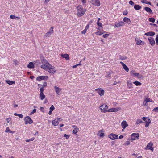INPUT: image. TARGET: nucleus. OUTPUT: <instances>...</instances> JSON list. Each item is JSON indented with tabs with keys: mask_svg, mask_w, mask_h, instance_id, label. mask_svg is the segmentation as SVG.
I'll list each match as a JSON object with an SVG mask.
<instances>
[{
	"mask_svg": "<svg viewBox=\"0 0 158 158\" xmlns=\"http://www.w3.org/2000/svg\"><path fill=\"white\" fill-rule=\"evenodd\" d=\"M77 15L79 17L82 16L85 13L86 10L81 5H79L76 7Z\"/></svg>",
	"mask_w": 158,
	"mask_h": 158,
	"instance_id": "nucleus-1",
	"label": "nucleus"
},
{
	"mask_svg": "<svg viewBox=\"0 0 158 158\" xmlns=\"http://www.w3.org/2000/svg\"><path fill=\"white\" fill-rule=\"evenodd\" d=\"M109 106L106 103L102 104L99 107L101 111L103 113L107 112Z\"/></svg>",
	"mask_w": 158,
	"mask_h": 158,
	"instance_id": "nucleus-2",
	"label": "nucleus"
},
{
	"mask_svg": "<svg viewBox=\"0 0 158 158\" xmlns=\"http://www.w3.org/2000/svg\"><path fill=\"white\" fill-rule=\"evenodd\" d=\"M47 67L46 71L50 73L54 74L56 72V70L55 69L54 67L51 64H49Z\"/></svg>",
	"mask_w": 158,
	"mask_h": 158,
	"instance_id": "nucleus-3",
	"label": "nucleus"
},
{
	"mask_svg": "<svg viewBox=\"0 0 158 158\" xmlns=\"http://www.w3.org/2000/svg\"><path fill=\"white\" fill-rule=\"evenodd\" d=\"M134 72V71H132L130 72V74L131 75L133 76H135L137 77L138 79H142L143 78V76L142 75L140 74L139 73H133Z\"/></svg>",
	"mask_w": 158,
	"mask_h": 158,
	"instance_id": "nucleus-4",
	"label": "nucleus"
},
{
	"mask_svg": "<svg viewBox=\"0 0 158 158\" xmlns=\"http://www.w3.org/2000/svg\"><path fill=\"white\" fill-rule=\"evenodd\" d=\"M24 120L26 124H31L33 123L32 120L28 116L26 117Z\"/></svg>",
	"mask_w": 158,
	"mask_h": 158,
	"instance_id": "nucleus-5",
	"label": "nucleus"
},
{
	"mask_svg": "<svg viewBox=\"0 0 158 158\" xmlns=\"http://www.w3.org/2000/svg\"><path fill=\"white\" fill-rule=\"evenodd\" d=\"M54 28L53 27H51L50 29V31L47 32L44 35L45 37H50L51 35V34H53L54 31L53 30Z\"/></svg>",
	"mask_w": 158,
	"mask_h": 158,
	"instance_id": "nucleus-6",
	"label": "nucleus"
},
{
	"mask_svg": "<svg viewBox=\"0 0 158 158\" xmlns=\"http://www.w3.org/2000/svg\"><path fill=\"white\" fill-rule=\"evenodd\" d=\"M91 3L93 5L97 7L101 5L99 0H91Z\"/></svg>",
	"mask_w": 158,
	"mask_h": 158,
	"instance_id": "nucleus-7",
	"label": "nucleus"
},
{
	"mask_svg": "<svg viewBox=\"0 0 158 158\" xmlns=\"http://www.w3.org/2000/svg\"><path fill=\"white\" fill-rule=\"evenodd\" d=\"M95 90L97 91L98 93L101 96H103L105 93L104 90L101 88L96 89Z\"/></svg>",
	"mask_w": 158,
	"mask_h": 158,
	"instance_id": "nucleus-8",
	"label": "nucleus"
},
{
	"mask_svg": "<svg viewBox=\"0 0 158 158\" xmlns=\"http://www.w3.org/2000/svg\"><path fill=\"white\" fill-rule=\"evenodd\" d=\"M48 78V77L47 76H41L38 77L36 80L38 81H40L42 80H47Z\"/></svg>",
	"mask_w": 158,
	"mask_h": 158,
	"instance_id": "nucleus-9",
	"label": "nucleus"
},
{
	"mask_svg": "<svg viewBox=\"0 0 158 158\" xmlns=\"http://www.w3.org/2000/svg\"><path fill=\"white\" fill-rule=\"evenodd\" d=\"M139 133H133L131 135V139L132 140H134L136 139H138L139 137Z\"/></svg>",
	"mask_w": 158,
	"mask_h": 158,
	"instance_id": "nucleus-10",
	"label": "nucleus"
},
{
	"mask_svg": "<svg viewBox=\"0 0 158 158\" xmlns=\"http://www.w3.org/2000/svg\"><path fill=\"white\" fill-rule=\"evenodd\" d=\"M118 137V135L113 133L110 134L108 136V137L111 139L112 140H114L117 139Z\"/></svg>",
	"mask_w": 158,
	"mask_h": 158,
	"instance_id": "nucleus-11",
	"label": "nucleus"
},
{
	"mask_svg": "<svg viewBox=\"0 0 158 158\" xmlns=\"http://www.w3.org/2000/svg\"><path fill=\"white\" fill-rule=\"evenodd\" d=\"M135 41L136 42V44L138 45L144 44H145L144 42L142 41L138 38H135Z\"/></svg>",
	"mask_w": 158,
	"mask_h": 158,
	"instance_id": "nucleus-12",
	"label": "nucleus"
},
{
	"mask_svg": "<svg viewBox=\"0 0 158 158\" xmlns=\"http://www.w3.org/2000/svg\"><path fill=\"white\" fill-rule=\"evenodd\" d=\"M153 144L152 142H149L147 145V146L145 148L146 149H147V148H148L149 149H150L152 151L154 150V148L152 147Z\"/></svg>",
	"mask_w": 158,
	"mask_h": 158,
	"instance_id": "nucleus-13",
	"label": "nucleus"
},
{
	"mask_svg": "<svg viewBox=\"0 0 158 158\" xmlns=\"http://www.w3.org/2000/svg\"><path fill=\"white\" fill-rule=\"evenodd\" d=\"M60 119L59 118H56L55 120L52 121V123L55 126H56L58 125L59 123V121Z\"/></svg>",
	"mask_w": 158,
	"mask_h": 158,
	"instance_id": "nucleus-14",
	"label": "nucleus"
},
{
	"mask_svg": "<svg viewBox=\"0 0 158 158\" xmlns=\"http://www.w3.org/2000/svg\"><path fill=\"white\" fill-rule=\"evenodd\" d=\"M125 24L124 22L122 21L119 22L118 23H116L114 26L117 28L119 27L120 26H124Z\"/></svg>",
	"mask_w": 158,
	"mask_h": 158,
	"instance_id": "nucleus-15",
	"label": "nucleus"
},
{
	"mask_svg": "<svg viewBox=\"0 0 158 158\" xmlns=\"http://www.w3.org/2000/svg\"><path fill=\"white\" fill-rule=\"evenodd\" d=\"M148 39L149 40L150 44L152 46H153L155 44V41L153 38L152 37H149L148 38Z\"/></svg>",
	"mask_w": 158,
	"mask_h": 158,
	"instance_id": "nucleus-16",
	"label": "nucleus"
},
{
	"mask_svg": "<svg viewBox=\"0 0 158 158\" xmlns=\"http://www.w3.org/2000/svg\"><path fill=\"white\" fill-rule=\"evenodd\" d=\"M127 86L129 89H131L133 88V86L132 82L130 81H127Z\"/></svg>",
	"mask_w": 158,
	"mask_h": 158,
	"instance_id": "nucleus-17",
	"label": "nucleus"
},
{
	"mask_svg": "<svg viewBox=\"0 0 158 158\" xmlns=\"http://www.w3.org/2000/svg\"><path fill=\"white\" fill-rule=\"evenodd\" d=\"M120 63L123 66L124 69L127 72H128L129 71V69L127 67L126 65L123 63L121 61Z\"/></svg>",
	"mask_w": 158,
	"mask_h": 158,
	"instance_id": "nucleus-18",
	"label": "nucleus"
},
{
	"mask_svg": "<svg viewBox=\"0 0 158 158\" xmlns=\"http://www.w3.org/2000/svg\"><path fill=\"white\" fill-rule=\"evenodd\" d=\"M121 126L123 129H125L128 126V125L126 121L124 120L121 123Z\"/></svg>",
	"mask_w": 158,
	"mask_h": 158,
	"instance_id": "nucleus-19",
	"label": "nucleus"
},
{
	"mask_svg": "<svg viewBox=\"0 0 158 158\" xmlns=\"http://www.w3.org/2000/svg\"><path fill=\"white\" fill-rule=\"evenodd\" d=\"M104 131L103 130H100L98 131V135L100 137H103L104 136V134L103 133Z\"/></svg>",
	"mask_w": 158,
	"mask_h": 158,
	"instance_id": "nucleus-20",
	"label": "nucleus"
},
{
	"mask_svg": "<svg viewBox=\"0 0 158 158\" xmlns=\"http://www.w3.org/2000/svg\"><path fill=\"white\" fill-rule=\"evenodd\" d=\"M55 90L56 92V93L58 94H59L60 93L61 91V89L60 88L56 86H55L54 87Z\"/></svg>",
	"mask_w": 158,
	"mask_h": 158,
	"instance_id": "nucleus-21",
	"label": "nucleus"
},
{
	"mask_svg": "<svg viewBox=\"0 0 158 158\" xmlns=\"http://www.w3.org/2000/svg\"><path fill=\"white\" fill-rule=\"evenodd\" d=\"M155 34V33L154 32H152V31H150L149 32L146 33L144 34V35H145L147 36H153Z\"/></svg>",
	"mask_w": 158,
	"mask_h": 158,
	"instance_id": "nucleus-22",
	"label": "nucleus"
},
{
	"mask_svg": "<svg viewBox=\"0 0 158 158\" xmlns=\"http://www.w3.org/2000/svg\"><path fill=\"white\" fill-rule=\"evenodd\" d=\"M144 9L146 12L152 14L153 13L152 11L150 8L148 7H144Z\"/></svg>",
	"mask_w": 158,
	"mask_h": 158,
	"instance_id": "nucleus-23",
	"label": "nucleus"
},
{
	"mask_svg": "<svg viewBox=\"0 0 158 158\" xmlns=\"http://www.w3.org/2000/svg\"><path fill=\"white\" fill-rule=\"evenodd\" d=\"M61 56L62 57L65 58L67 60H68L69 59V56L67 54H61Z\"/></svg>",
	"mask_w": 158,
	"mask_h": 158,
	"instance_id": "nucleus-24",
	"label": "nucleus"
},
{
	"mask_svg": "<svg viewBox=\"0 0 158 158\" xmlns=\"http://www.w3.org/2000/svg\"><path fill=\"white\" fill-rule=\"evenodd\" d=\"M145 122L146 124L145 125V127L146 128L148 127L151 123V120L149 118H148L147 121H146Z\"/></svg>",
	"mask_w": 158,
	"mask_h": 158,
	"instance_id": "nucleus-25",
	"label": "nucleus"
},
{
	"mask_svg": "<svg viewBox=\"0 0 158 158\" xmlns=\"http://www.w3.org/2000/svg\"><path fill=\"white\" fill-rule=\"evenodd\" d=\"M6 82L10 85H12L13 84H15V81H12L10 80H6Z\"/></svg>",
	"mask_w": 158,
	"mask_h": 158,
	"instance_id": "nucleus-26",
	"label": "nucleus"
},
{
	"mask_svg": "<svg viewBox=\"0 0 158 158\" xmlns=\"http://www.w3.org/2000/svg\"><path fill=\"white\" fill-rule=\"evenodd\" d=\"M39 95L40 99L41 100H43L45 98V96L44 94V93H40Z\"/></svg>",
	"mask_w": 158,
	"mask_h": 158,
	"instance_id": "nucleus-27",
	"label": "nucleus"
},
{
	"mask_svg": "<svg viewBox=\"0 0 158 158\" xmlns=\"http://www.w3.org/2000/svg\"><path fill=\"white\" fill-rule=\"evenodd\" d=\"M142 7L139 5H135L134 6V9L136 10H139Z\"/></svg>",
	"mask_w": 158,
	"mask_h": 158,
	"instance_id": "nucleus-28",
	"label": "nucleus"
},
{
	"mask_svg": "<svg viewBox=\"0 0 158 158\" xmlns=\"http://www.w3.org/2000/svg\"><path fill=\"white\" fill-rule=\"evenodd\" d=\"M27 67L29 68H33L34 67V64L32 62H30L29 63L27 66Z\"/></svg>",
	"mask_w": 158,
	"mask_h": 158,
	"instance_id": "nucleus-29",
	"label": "nucleus"
},
{
	"mask_svg": "<svg viewBox=\"0 0 158 158\" xmlns=\"http://www.w3.org/2000/svg\"><path fill=\"white\" fill-rule=\"evenodd\" d=\"M49 64H43V65H41L40 67L41 68L44 69H45V70H46V69H47V68H48L47 67H48Z\"/></svg>",
	"mask_w": 158,
	"mask_h": 158,
	"instance_id": "nucleus-30",
	"label": "nucleus"
},
{
	"mask_svg": "<svg viewBox=\"0 0 158 158\" xmlns=\"http://www.w3.org/2000/svg\"><path fill=\"white\" fill-rule=\"evenodd\" d=\"M123 20L124 22L127 23H128L131 22L130 19L124 17L123 19Z\"/></svg>",
	"mask_w": 158,
	"mask_h": 158,
	"instance_id": "nucleus-31",
	"label": "nucleus"
},
{
	"mask_svg": "<svg viewBox=\"0 0 158 158\" xmlns=\"http://www.w3.org/2000/svg\"><path fill=\"white\" fill-rule=\"evenodd\" d=\"M133 83L136 86H140L142 85V83L141 82L138 81H134L133 82Z\"/></svg>",
	"mask_w": 158,
	"mask_h": 158,
	"instance_id": "nucleus-32",
	"label": "nucleus"
},
{
	"mask_svg": "<svg viewBox=\"0 0 158 158\" xmlns=\"http://www.w3.org/2000/svg\"><path fill=\"white\" fill-rule=\"evenodd\" d=\"M10 18L11 19H16L17 18V19H20V17H16V16H15L14 15H10Z\"/></svg>",
	"mask_w": 158,
	"mask_h": 158,
	"instance_id": "nucleus-33",
	"label": "nucleus"
},
{
	"mask_svg": "<svg viewBox=\"0 0 158 158\" xmlns=\"http://www.w3.org/2000/svg\"><path fill=\"white\" fill-rule=\"evenodd\" d=\"M79 130V129L78 128H75L73 131L72 132L74 134H76Z\"/></svg>",
	"mask_w": 158,
	"mask_h": 158,
	"instance_id": "nucleus-34",
	"label": "nucleus"
},
{
	"mask_svg": "<svg viewBox=\"0 0 158 158\" xmlns=\"http://www.w3.org/2000/svg\"><path fill=\"white\" fill-rule=\"evenodd\" d=\"M148 20L150 22L152 23H154L155 21V19L153 17L149 18Z\"/></svg>",
	"mask_w": 158,
	"mask_h": 158,
	"instance_id": "nucleus-35",
	"label": "nucleus"
},
{
	"mask_svg": "<svg viewBox=\"0 0 158 158\" xmlns=\"http://www.w3.org/2000/svg\"><path fill=\"white\" fill-rule=\"evenodd\" d=\"M146 102H152L153 101L151 100V99L150 98H146L144 100Z\"/></svg>",
	"mask_w": 158,
	"mask_h": 158,
	"instance_id": "nucleus-36",
	"label": "nucleus"
},
{
	"mask_svg": "<svg viewBox=\"0 0 158 158\" xmlns=\"http://www.w3.org/2000/svg\"><path fill=\"white\" fill-rule=\"evenodd\" d=\"M127 58L125 56H123L121 55L119 56V59L121 60H124L126 59Z\"/></svg>",
	"mask_w": 158,
	"mask_h": 158,
	"instance_id": "nucleus-37",
	"label": "nucleus"
},
{
	"mask_svg": "<svg viewBox=\"0 0 158 158\" xmlns=\"http://www.w3.org/2000/svg\"><path fill=\"white\" fill-rule=\"evenodd\" d=\"M41 61L43 63H45L46 64H49V63L48 62V61H47V60L45 59H43L42 60H41Z\"/></svg>",
	"mask_w": 158,
	"mask_h": 158,
	"instance_id": "nucleus-38",
	"label": "nucleus"
},
{
	"mask_svg": "<svg viewBox=\"0 0 158 158\" xmlns=\"http://www.w3.org/2000/svg\"><path fill=\"white\" fill-rule=\"evenodd\" d=\"M114 112H117L120 110H121V108L120 107L118 108H114Z\"/></svg>",
	"mask_w": 158,
	"mask_h": 158,
	"instance_id": "nucleus-39",
	"label": "nucleus"
},
{
	"mask_svg": "<svg viewBox=\"0 0 158 158\" xmlns=\"http://www.w3.org/2000/svg\"><path fill=\"white\" fill-rule=\"evenodd\" d=\"M143 122L141 120L138 119H137L136 121V124H139L140 123H142Z\"/></svg>",
	"mask_w": 158,
	"mask_h": 158,
	"instance_id": "nucleus-40",
	"label": "nucleus"
},
{
	"mask_svg": "<svg viewBox=\"0 0 158 158\" xmlns=\"http://www.w3.org/2000/svg\"><path fill=\"white\" fill-rule=\"evenodd\" d=\"M103 33H102L100 31H98L95 33V34L98 35H101L103 34Z\"/></svg>",
	"mask_w": 158,
	"mask_h": 158,
	"instance_id": "nucleus-41",
	"label": "nucleus"
},
{
	"mask_svg": "<svg viewBox=\"0 0 158 158\" xmlns=\"http://www.w3.org/2000/svg\"><path fill=\"white\" fill-rule=\"evenodd\" d=\"M34 139H35V138L34 137H32V138H31L29 139H26V141L27 142H29L30 141H33V140H34Z\"/></svg>",
	"mask_w": 158,
	"mask_h": 158,
	"instance_id": "nucleus-42",
	"label": "nucleus"
},
{
	"mask_svg": "<svg viewBox=\"0 0 158 158\" xmlns=\"http://www.w3.org/2000/svg\"><path fill=\"white\" fill-rule=\"evenodd\" d=\"M113 110V108H112L110 109L108 108L107 112H114V110Z\"/></svg>",
	"mask_w": 158,
	"mask_h": 158,
	"instance_id": "nucleus-43",
	"label": "nucleus"
},
{
	"mask_svg": "<svg viewBox=\"0 0 158 158\" xmlns=\"http://www.w3.org/2000/svg\"><path fill=\"white\" fill-rule=\"evenodd\" d=\"M97 24L98 26L101 27H102V24L99 21H97Z\"/></svg>",
	"mask_w": 158,
	"mask_h": 158,
	"instance_id": "nucleus-44",
	"label": "nucleus"
},
{
	"mask_svg": "<svg viewBox=\"0 0 158 158\" xmlns=\"http://www.w3.org/2000/svg\"><path fill=\"white\" fill-rule=\"evenodd\" d=\"M50 110L53 111L55 109L53 105H52L50 108Z\"/></svg>",
	"mask_w": 158,
	"mask_h": 158,
	"instance_id": "nucleus-45",
	"label": "nucleus"
},
{
	"mask_svg": "<svg viewBox=\"0 0 158 158\" xmlns=\"http://www.w3.org/2000/svg\"><path fill=\"white\" fill-rule=\"evenodd\" d=\"M11 118H7L6 119L7 122L8 123H9L11 121Z\"/></svg>",
	"mask_w": 158,
	"mask_h": 158,
	"instance_id": "nucleus-46",
	"label": "nucleus"
},
{
	"mask_svg": "<svg viewBox=\"0 0 158 158\" xmlns=\"http://www.w3.org/2000/svg\"><path fill=\"white\" fill-rule=\"evenodd\" d=\"M89 24H88L86 26L85 29L87 31L89 28Z\"/></svg>",
	"mask_w": 158,
	"mask_h": 158,
	"instance_id": "nucleus-47",
	"label": "nucleus"
},
{
	"mask_svg": "<svg viewBox=\"0 0 158 158\" xmlns=\"http://www.w3.org/2000/svg\"><path fill=\"white\" fill-rule=\"evenodd\" d=\"M155 40L156 44L158 45V34L156 35Z\"/></svg>",
	"mask_w": 158,
	"mask_h": 158,
	"instance_id": "nucleus-48",
	"label": "nucleus"
},
{
	"mask_svg": "<svg viewBox=\"0 0 158 158\" xmlns=\"http://www.w3.org/2000/svg\"><path fill=\"white\" fill-rule=\"evenodd\" d=\"M69 136H70V135H68L67 134H65L64 135V137H65L66 139H68L69 137Z\"/></svg>",
	"mask_w": 158,
	"mask_h": 158,
	"instance_id": "nucleus-49",
	"label": "nucleus"
},
{
	"mask_svg": "<svg viewBox=\"0 0 158 158\" xmlns=\"http://www.w3.org/2000/svg\"><path fill=\"white\" fill-rule=\"evenodd\" d=\"M109 35V34H105L103 35V37L105 38H106Z\"/></svg>",
	"mask_w": 158,
	"mask_h": 158,
	"instance_id": "nucleus-50",
	"label": "nucleus"
},
{
	"mask_svg": "<svg viewBox=\"0 0 158 158\" xmlns=\"http://www.w3.org/2000/svg\"><path fill=\"white\" fill-rule=\"evenodd\" d=\"M47 86V83L46 82H44L43 83L42 87L44 88V87H46Z\"/></svg>",
	"mask_w": 158,
	"mask_h": 158,
	"instance_id": "nucleus-51",
	"label": "nucleus"
},
{
	"mask_svg": "<svg viewBox=\"0 0 158 158\" xmlns=\"http://www.w3.org/2000/svg\"><path fill=\"white\" fill-rule=\"evenodd\" d=\"M10 130L9 127H6V129L5 131V132H9V131H10Z\"/></svg>",
	"mask_w": 158,
	"mask_h": 158,
	"instance_id": "nucleus-52",
	"label": "nucleus"
},
{
	"mask_svg": "<svg viewBox=\"0 0 158 158\" xmlns=\"http://www.w3.org/2000/svg\"><path fill=\"white\" fill-rule=\"evenodd\" d=\"M147 0H142L141 2L143 3L147 4Z\"/></svg>",
	"mask_w": 158,
	"mask_h": 158,
	"instance_id": "nucleus-53",
	"label": "nucleus"
},
{
	"mask_svg": "<svg viewBox=\"0 0 158 158\" xmlns=\"http://www.w3.org/2000/svg\"><path fill=\"white\" fill-rule=\"evenodd\" d=\"M158 110V107L155 108L153 110V111L156 112H157Z\"/></svg>",
	"mask_w": 158,
	"mask_h": 158,
	"instance_id": "nucleus-54",
	"label": "nucleus"
},
{
	"mask_svg": "<svg viewBox=\"0 0 158 158\" xmlns=\"http://www.w3.org/2000/svg\"><path fill=\"white\" fill-rule=\"evenodd\" d=\"M128 13V11L127 10H126L123 12V14L124 15H127Z\"/></svg>",
	"mask_w": 158,
	"mask_h": 158,
	"instance_id": "nucleus-55",
	"label": "nucleus"
},
{
	"mask_svg": "<svg viewBox=\"0 0 158 158\" xmlns=\"http://www.w3.org/2000/svg\"><path fill=\"white\" fill-rule=\"evenodd\" d=\"M40 93H43L44 92V87H42L41 88H40Z\"/></svg>",
	"mask_w": 158,
	"mask_h": 158,
	"instance_id": "nucleus-56",
	"label": "nucleus"
},
{
	"mask_svg": "<svg viewBox=\"0 0 158 158\" xmlns=\"http://www.w3.org/2000/svg\"><path fill=\"white\" fill-rule=\"evenodd\" d=\"M130 141H127L125 143V144L126 145H128L130 144Z\"/></svg>",
	"mask_w": 158,
	"mask_h": 158,
	"instance_id": "nucleus-57",
	"label": "nucleus"
},
{
	"mask_svg": "<svg viewBox=\"0 0 158 158\" xmlns=\"http://www.w3.org/2000/svg\"><path fill=\"white\" fill-rule=\"evenodd\" d=\"M129 4L131 5H133L134 4V2L131 0H130L129 1Z\"/></svg>",
	"mask_w": 158,
	"mask_h": 158,
	"instance_id": "nucleus-58",
	"label": "nucleus"
},
{
	"mask_svg": "<svg viewBox=\"0 0 158 158\" xmlns=\"http://www.w3.org/2000/svg\"><path fill=\"white\" fill-rule=\"evenodd\" d=\"M86 31H87L86 30H85L84 29L82 31L81 33L83 34H85L86 33Z\"/></svg>",
	"mask_w": 158,
	"mask_h": 158,
	"instance_id": "nucleus-59",
	"label": "nucleus"
},
{
	"mask_svg": "<svg viewBox=\"0 0 158 158\" xmlns=\"http://www.w3.org/2000/svg\"><path fill=\"white\" fill-rule=\"evenodd\" d=\"M147 103L148 102H146L144 100V101H143V105L144 106H147Z\"/></svg>",
	"mask_w": 158,
	"mask_h": 158,
	"instance_id": "nucleus-60",
	"label": "nucleus"
},
{
	"mask_svg": "<svg viewBox=\"0 0 158 158\" xmlns=\"http://www.w3.org/2000/svg\"><path fill=\"white\" fill-rule=\"evenodd\" d=\"M18 116L21 118L23 117V115L21 114H18Z\"/></svg>",
	"mask_w": 158,
	"mask_h": 158,
	"instance_id": "nucleus-61",
	"label": "nucleus"
},
{
	"mask_svg": "<svg viewBox=\"0 0 158 158\" xmlns=\"http://www.w3.org/2000/svg\"><path fill=\"white\" fill-rule=\"evenodd\" d=\"M36 109H34L32 112H31V114H33L36 112Z\"/></svg>",
	"mask_w": 158,
	"mask_h": 158,
	"instance_id": "nucleus-62",
	"label": "nucleus"
},
{
	"mask_svg": "<svg viewBox=\"0 0 158 158\" xmlns=\"http://www.w3.org/2000/svg\"><path fill=\"white\" fill-rule=\"evenodd\" d=\"M13 62H14V63H15V65H16L17 64V63L18 62V61L17 60H14L13 61Z\"/></svg>",
	"mask_w": 158,
	"mask_h": 158,
	"instance_id": "nucleus-63",
	"label": "nucleus"
},
{
	"mask_svg": "<svg viewBox=\"0 0 158 158\" xmlns=\"http://www.w3.org/2000/svg\"><path fill=\"white\" fill-rule=\"evenodd\" d=\"M82 2L84 4L86 3V0H81Z\"/></svg>",
	"mask_w": 158,
	"mask_h": 158,
	"instance_id": "nucleus-64",
	"label": "nucleus"
}]
</instances>
